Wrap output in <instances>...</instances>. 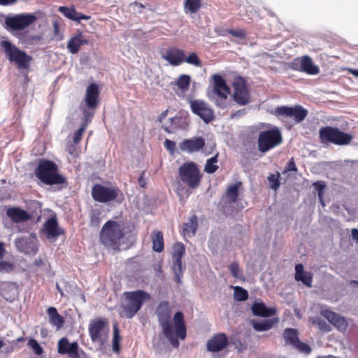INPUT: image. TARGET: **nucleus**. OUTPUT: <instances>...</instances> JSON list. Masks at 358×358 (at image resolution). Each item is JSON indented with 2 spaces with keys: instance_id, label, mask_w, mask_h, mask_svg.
Instances as JSON below:
<instances>
[{
  "instance_id": "1",
  "label": "nucleus",
  "mask_w": 358,
  "mask_h": 358,
  "mask_svg": "<svg viewBox=\"0 0 358 358\" xmlns=\"http://www.w3.org/2000/svg\"><path fill=\"white\" fill-rule=\"evenodd\" d=\"M155 315L164 337L173 348H178L180 345L178 339L184 340L187 336L183 313L176 312L172 321V308L169 302L162 301L156 307Z\"/></svg>"
},
{
  "instance_id": "2",
  "label": "nucleus",
  "mask_w": 358,
  "mask_h": 358,
  "mask_svg": "<svg viewBox=\"0 0 358 358\" xmlns=\"http://www.w3.org/2000/svg\"><path fill=\"white\" fill-rule=\"evenodd\" d=\"M126 226L120 222L108 220L99 233V242L105 248L115 251L120 250V245L126 234Z\"/></svg>"
},
{
  "instance_id": "3",
  "label": "nucleus",
  "mask_w": 358,
  "mask_h": 358,
  "mask_svg": "<svg viewBox=\"0 0 358 358\" xmlns=\"http://www.w3.org/2000/svg\"><path fill=\"white\" fill-rule=\"evenodd\" d=\"M150 300V294L143 289L124 292L121 303V317L127 319L133 318L142 308L144 303Z\"/></svg>"
},
{
  "instance_id": "4",
  "label": "nucleus",
  "mask_w": 358,
  "mask_h": 358,
  "mask_svg": "<svg viewBox=\"0 0 358 358\" xmlns=\"http://www.w3.org/2000/svg\"><path fill=\"white\" fill-rule=\"evenodd\" d=\"M35 174L45 185H59L66 182V178L58 173L56 164L50 160H41L35 170Z\"/></svg>"
},
{
  "instance_id": "5",
  "label": "nucleus",
  "mask_w": 358,
  "mask_h": 358,
  "mask_svg": "<svg viewBox=\"0 0 358 358\" xmlns=\"http://www.w3.org/2000/svg\"><path fill=\"white\" fill-rule=\"evenodd\" d=\"M213 86L212 90L208 92V96L217 108H226L228 105L227 99L230 94V89L220 75H213Z\"/></svg>"
},
{
  "instance_id": "6",
  "label": "nucleus",
  "mask_w": 358,
  "mask_h": 358,
  "mask_svg": "<svg viewBox=\"0 0 358 358\" xmlns=\"http://www.w3.org/2000/svg\"><path fill=\"white\" fill-rule=\"evenodd\" d=\"M37 20L34 14L23 13L11 16H6L3 27L15 36L20 38L21 31L34 24Z\"/></svg>"
},
{
  "instance_id": "7",
  "label": "nucleus",
  "mask_w": 358,
  "mask_h": 358,
  "mask_svg": "<svg viewBox=\"0 0 358 358\" xmlns=\"http://www.w3.org/2000/svg\"><path fill=\"white\" fill-rule=\"evenodd\" d=\"M0 45L3 48L6 57L10 62L15 63L19 69L29 68L32 57L25 51L20 50L8 41H1Z\"/></svg>"
},
{
  "instance_id": "8",
  "label": "nucleus",
  "mask_w": 358,
  "mask_h": 358,
  "mask_svg": "<svg viewBox=\"0 0 358 358\" xmlns=\"http://www.w3.org/2000/svg\"><path fill=\"white\" fill-rule=\"evenodd\" d=\"M180 180L191 189L197 188L201 182L202 173L194 162H186L178 169Z\"/></svg>"
},
{
  "instance_id": "9",
  "label": "nucleus",
  "mask_w": 358,
  "mask_h": 358,
  "mask_svg": "<svg viewBox=\"0 0 358 358\" xmlns=\"http://www.w3.org/2000/svg\"><path fill=\"white\" fill-rule=\"evenodd\" d=\"M92 196L99 203L115 201L120 203L124 199L123 193L117 186L107 187L100 184H95L92 187Z\"/></svg>"
},
{
  "instance_id": "10",
  "label": "nucleus",
  "mask_w": 358,
  "mask_h": 358,
  "mask_svg": "<svg viewBox=\"0 0 358 358\" xmlns=\"http://www.w3.org/2000/svg\"><path fill=\"white\" fill-rule=\"evenodd\" d=\"M282 141V133L279 128L273 127L259 133L257 138L258 150L259 152L265 153L280 145Z\"/></svg>"
},
{
  "instance_id": "11",
  "label": "nucleus",
  "mask_w": 358,
  "mask_h": 358,
  "mask_svg": "<svg viewBox=\"0 0 358 358\" xmlns=\"http://www.w3.org/2000/svg\"><path fill=\"white\" fill-rule=\"evenodd\" d=\"M319 136L322 143H331L338 145H348L353 138L352 135L330 126L322 127L319 131Z\"/></svg>"
},
{
  "instance_id": "12",
  "label": "nucleus",
  "mask_w": 358,
  "mask_h": 358,
  "mask_svg": "<svg viewBox=\"0 0 358 358\" xmlns=\"http://www.w3.org/2000/svg\"><path fill=\"white\" fill-rule=\"evenodd\" d=\"M234 93L232 98L239 106H246L251 101L250 94L246 80L243 77H236L233 82Z\"/></svg>"
},
{
  "instance_id": "13",
  "label": "nucleus",
  "mask_w": 358,
  "mask_h": 358,
  "mask_svg": "<svg viewBox=\"0 0 358 358\" xmlns=\"http://www.w3.org/2000/svg\"><path fill=\"white\" fill-rule=\"evenodd\" d=\"M189 104L192 112L199 116L205 123L208 124L214 120V111L204 101L189 99Z\"/></svg>"
},
{
  "instance_id": "14",
  "label": "nucleus",
  "mask_w": 358,
  "mask_h": 358,
  "mask_svg": "<svg viewBox=\"0 0 358 358\" xmlns=\"http://www.w3.org/2000/svg\"><path fill=\"white\" fill-rule=\"evenodd\" d=\"M57 352L60 355H67L70 358H83L82 356H86V353L80 348L76 341L70 343L66 337L59 340Z\"/></svg>"
},
{
  "instance_id": "15",
  "label": "nucleus",
  "mask_w": 358,
  "mask_h": 358,
  "mask_svg": "<svg viewBox=\"0 0 358 358\" xmlns=\"http://www.w3.org/2000/svg\"><path fill=\"white\" fill-rule=\"evenodd\" d=\"M108 322L106 318L99 317L90 320L89 324V335L93 343L103 344L102 336L108 328Z\"/></svg>"
},
{
  "instance_id": "16",
  "label": "nucleus",
  "mask_w": 358,
  "mask_h": 358,
  "mask_svg": "<svg viewBox=\"0 0 358 358\" xmlns=\"http://www.w3.org/2000/svg\"><path fill=\"white\" fill-rule=\"evenodd\" d=\"M275 115L278 117H291L295 122H301L307 117L308 110L299 105L294 107L280 106L275 109Z\"/></svg>"
},
{
  "instance_id": "17",
  "label": "nucleus",
  "mask_w": 358,
  "mask_h": 358,
  "mask_svg": "<svg viewBox=\"0 0 358 358\" xmlns=\"http://www.w3.org/2000/svg\"><path fill=\"white\" fill-rule=\"evenodd\" d=\"M282 336L287 344L292 345L299 352L305 354H310L311 352L310 347L306 343L300 341L297 329L286 328L283 331Z\"/></svg>"
},
{
  "instance_id": "18",
  "label": "nucleus",
  "mask_w": 358,
  "mask_h": 358,
  "mask_svg": "<svg viewBox=\"0 0 358 358\" xmlns=\"http://www.w3.org/2000/svg\"><path fill=\"white\" fill-rule=\"evenodd\" d=\"M189 124V121L187 117L176 115L165 121L162 128L167 134H173L176 131L186 129Z\"/></svg>"
},
{
  "instance_id": "19",
  "label": "nucleus",
  "mask_w": 358,
  "mask_h": 358,
  "mask_svg": "<svg viewBox=\"0 0 358 358\" xmlns=\"http://www.w3.org/2000/svg\"><path fill=\"white\" fill-rule=\"evenodd\" d=\"M320 313L338 331L345 332L347 330L348 322L345 317L329 309L322 310Z\"/></svg>"
},
{
  "instance_id": "20",
  "label": "nucleus",
  "mask_w": 358,
  "mask_h": 358,
  "mask_svg": "<svg viewBox=\"0 0 358 358\" xmlns=\"http://www.w3.org/2000/svg\"><path fill=\"white\" fill-rule=\"evenodd\" d=\"M229 345L228 337L224 333H219L212 336L207 342L206 348L211 352H218L224 350Z\"/></svg>"
},
{
  "instance_id": "21",
  "label": "nucleus",
  "mask_w": 358,
  "mask_h": 358,
  "mask_svg": "<svg viewBox=\"0 0 358 358\" xmlns=\"http://www.w3.org/2000/svg\"><path fill=\"white\" fill-rule=\"evenodd\" d=\"M42 231L48 239H55L64 231L59 227L56 217H50L43 224Z\"/></svg>"
},
{
  "instance_id": "22",
  "label": "nucleus",
  "mask_w": 358,
  "mask_h": 358,
  "mask_svg": "<svg viewBox=\"0 0 358 358\" xmlns=\"http://www.w3.org/2000/svg\"><path fill=\"white\" fill-rule=\"evenodd\" d=\"M15 245L19 250L26 254H36L38 251L35 236L18 238L15 240Z\"/></svg>"
},
{
  "instance_id": "23",
  "label": "nucleus",
  "mask_w": 358,
  "mask_h": 358,
  "mask_svg": "<svg viewBox=\"0 0 358 358\" xmlns=\"http://www.w3.org/2000/svg\"><path fill=\"white\" fill-rule=\"evenodd\" d=\"M99 86L96 83L90 84L86 89L85 102L86 106L92 110H95L99 105Z\"/></svg>"
},
{
  "instance_id": "24",
  "label": "nucleus",
  "mask_w": 358,
  "mask_h": 358,
  "mask_svg": "<svg viewBox=\"0 0 358 358\" xmlns=\"http://www.w3.org/2000/svg\"><path fill=\"white\" fill-rule=\"evenodd\" d=\"M6 216L15 223L24 222L33 218V215L19 207H9L6 210Z\"/></svg>"
},
{
  "instance_id": "25",
  "label": "nucleus",
  "mask_w": 358,
  "mask_h": 358,
  "mask_svg": "<svg viewBox=\"0 0 358 358\" xmlns=\"http://www.w3.org/2000/svg\"><path fill=\"white\" fill-rule=\"evenodd\" d=\"M205 145L206 141L203 137H194L182 141L180 143V148L182 151L192 153L201 150Z\"/></svg>"
},
{
  "instance_id": "26",
  "label": "nucleus",
  "mask_w": 358,
  "mask_h": 358,
  "mask_svg": "<svg viewBox=\"0 0 358 358\" xmlns=\"http://www.w3.org/2000/svg\"><path fill=\"white\" fill-rule=\"evenodd\" d=\"M162 58L172 66H179L184 62L185 51L176 47L167 49Z\"/></svg>"
},
{
  "instance_id": "27",
  "label": "nucleus",
  "mask_w": 358,
  "mask_h": 358,
  "mask_svg": "<svg viewBox=\"0 0 358 358\" xmlns=\"http://www.w3.org/2000/svg\"><path fill=\"white\" fill-rule=\"evenodd\" d=\"M89 43V40L85 38L83 32L78 31L69 38L66 48L70 53L75 55L79 52L82 45H88Z\"/></svg>"
},
{
  "instance_id": "28",
  "label": "nucleus",
  "mask_w": 358,
  "mask_h": 358,
  "mask_svg": "<svg viewBox=\"0 0 358 358\" xmlns=\"http://www.w3.org/2000/svg\"><path fill=\"white\" fill-rule=\"evenodd\" d=\"M251 310L254 315L263 317H271L276 313L275 308H267L263 302H254Z\"/></svg>"
},
{
  "instance_id": "29",
  "label": "nucleus",
  "mask_w": 358,
  "mask_h": 358,
  "mask_svg": "<svg viewBox=\"0 0 358 358\" xmlns=\"http://www.w3.org/2000/svg\"><path fill=\"white\" fill-rule=\"evenodd\" d=\"M299 70L309 75H317L320 73L319 67L314 64L309 56H303L301 58Z\"/></svg>"
},
{
  "instance_id": "30",
  "label": "nucleus",
  "mask_w": 358,
  "mask_h": 358,
  "mask_svg": "<svg viewBox=\"0 0 358 358\" xmlns=\"http://www.w3.org/2000/svg\"><path fill=\"white\" fill-rule=\"evenodd\" d=\"M295 279L297 281H301L308 287H312L313 275L309 272L303 271V266L298 264L295 266Z\"/></svg>"
},
{
  "instance_id": "31",
  "label": "nucleus",
  "mask_w": 358,
  "mask_h": 358,
  "mask_svg": "<svg viewBox=\"0 0 358 358\" xmlns=\"http://www.w3.org/2000/svg\"><path fill=\"white\" fill-rule=\"evenodd\" d=\"M241 185V182H236L234 185H229L225 191L222 201L225 199L226 201L224 202L229 203V205L236 203L238 199V189Z\"/></svg>"
},
{
  "instance_id": "32",
  "label": "nucleus",
  "mask_w": 358,
  "mask_h": 358,
  "mask_svg": "<svg viewBox=\"0 0 358 358\" xmlns=\"http://www.w3.org/2000/svg\"><path fill=\"white\" fill-rule=\"evenodd\" d=\"M198 228L197 217L192 215L187 222L183 224L182 234L185 237H192L195 235Z\"/></svg>"
},
{
  "instance_id": "33",
  "label": "nucleus",
  "mask_w": 358,
  "mask_h": 358,
  "mask_svg": "<svg viewBox=\"0 0 358 358\" xmlns=\"http://www.w3.org/2000/svg\"><path fill=\"white\" fill-rule=\"evenodd\" d=\"M47 313L49 316L50 322L52 326L56 327L57 329H59L63 327L64 324V319L58 313L56 308H48Z\"/></svg>"
},
{
  "instance_id": "34",
  "label": "nucleus",
  "mask_w": 358,
  "mask_h": 358,
  "mask_svg": "<svg viewBox=\"0 0 358 358\" xmlns=\"http://www.w3.org/2000/svg\"><path fill=\"white\" fill-rule=\"evenodd\" d=\"M0 295L6 301H12L14 300L15 291L9 282H0Z\"/></svg>"
},
{
  "instance_id": "35",
  "label": "nucleus",
  "mask_w": 358,
  "mask_h": 358,
  "mask_svg": "<svg viewBox=\"0 0 358 358\" xmlns=\"http://www.w3.org/2000/svg\"><path fill=\"white\" fill-rule=\"evenodd\" d=\"M152 249L154 251L161 252L164 248L163 234L161 231H154L151 235Z\"/></svg>"
},
{
  "instance_id": "36",
  "label": "nucleus",
  "mask_w": 358,
  "mask_h": 358,
  "mask_svg": "<svg viewBox=\"0 0 358 358\" xmlns=\"http://www.w3.org/2000/svg\"><path fill=\"white\" fill-rule=\"evenodd\" d=\"M277 322V320H266L263 322H254L252 327L257 331H264L271 329Z\"/></svg>"
},
{
  "instance_id": "37",
  "label": "nucleus",
  "mask_w": 358,
  "mask_h": 358,
  "mask_svg": "<svg viewBox=\"0 0 358 358\" xmlns=\"http://www.w3.org/2000/svg\"><path fill=\"white\" fill-rule=\"evenodd\" d=\"M201 8V0H185L184 2V9L187 13H196L200 10Z\"/></svg>"
},
{
  "instance_id": "38",
  "label": "nucleus",
  "mask_w": 358,
  "mask_h": 358,
  "mask_svg": "<svg viewBox=\"0 0 358 358\" xmlns=\"http://www.w3.org/2000/svg\"><path fill=\"white\" fill-rule=\"evenodd\" d=\"M185 254V247L182 243H176L173 246L172 258L173 261H182Z\"/></svg>"
},
{
  "instance_id": "39",
  "label": "nucleus",
  "mask_w": 358,
  "mask_h": 358,
  "mask_svg": "<svg viewBox=\"0 0 358 358\" xmlns=\"http://www.w3.org/2000/svg\"><path fill=\"white\" fill-rule=\"evenodd\" d=\"M218 161V153H217L213 157L206 160V165L204 166V171L207 173H214L219 169V166L216 164Z\"/></svg>"
},
{
  "instance_id": "40",
  "label": "nucleus",
  "mask_w": 358,
  "mask_h": 358,
  "mask_svg": "<svg viewBox=\"0 0 358 358\" xmlns=\"http://www.w3.org/2000/svg\"><path fill=\"white\" fill-rule=\"evenodd\" d=\"M172 268L175 275V281L178 284H181L183 275V268L182 265V261H173Z\"/></svg>"
},
{
  "instance_id": "41",
  "label": "nucleus",
  "mask_w": 358,
  "mask_h": 358,
  "mask_svg": "<svg viewBox=\"0 0 358 358\" xmlns=\"http://www.w3.org/2000/svg\"><path fill=\"white\" fill-rule=\"evenodd\" d=\"M234 288V298L237 301H245L248 299V292L244 288L235 286Z\"/></svg>"
},
{
  "instance_id": "42",
  "label": "nucleus",
  "mask_w": 358,
  "mask_h": 358,
  "mask_svg": "<svg viewBox=\"0 0 358 358\" xmlns=\"http://www.w3.org/2000/svg\"><path fill=\"white\" fill-rule=\"evenodd\" d=\"M312 322L313 324L317 325L321 331L330 332L332 330L331 325L320 317L313 318Z\"/></svg>"
},
{
  "instance_id": "43",
  "label": "nucleus",
  "mask_w": 358,
  "mask_h": 358,
  "mask_svg": "<svg viewBox=\"0 0 358 358\" xmlns=\"http://www.w3.org/2000/svg\"><path fill=\"white\" fill-rule=\"evenodd\" d=\"M121 336L120 335L119 329L117 325L113 327V350L115 352L119 353L120 350Z\"/></svg>"
},
{
  "instance_id": "44",
  "label": "nucleus",
  "mask_w": 358,
  "mask_h": 358,
  "mask_svg": "<svg viewBox=\"0 0 358 358\" xmlns=\"http://www.w3.org/2000/svg\"><path fill=\"white\" fill-rule=\"evenodd\" d=\"M191 78L188 75H181L177 80V86L182 91L188 90L190 85Z\"/></svg>"
},
{
  "instance_id": "45",
  "label": "nucleus",
  "mask_w": 358,
  "mask_h": 358,
  "mask_svg": "<svg viewBox=\"0 0 358 358\" xmlns=\"http://www.w3.org/2000/svg\"><path fill=\"white\" fill-rule=\"evenodd\" d=\"M58 11L62 13L66 17L74 20L76 15V10L73 7L59 6Z\"/></svg>"
},
{
  "instance_id": "46",
  "label": "nucleus",
  "mask_w": 358,
  "mask_h": 358,
  "mask_svg": "<svg viewBox=\"0 0 358 358\" xmlns=\"http://www.w3.org/2000/svg\"><path fill=\"white\" fill-rule=\"evenodd\" d=\"M280 173L277 172L276 173L271 174L268 177L270 187L274 190H277L280 187Z\"/></svg>"
},
{
  "instance_id": "47",
  "label": "nucleus",
  "mask_w": 358,
  "mask_h": 358,
  "mask_svg": "<svg viewBox=\"0 0 358 358\" xmlns=\"http://www.w3.org/2000/svg\"><path fill=\"white\" fill-rule=\"evenodd\" d=\"M231 275L235 278H242V272L237 262H232L228 267Z\"/></svg>"
},
{
  "instance_id": "48",
  "label": "nucleus",
  "mask_w": 358,
  "mask_h": 358,
  "mask_svg": "<svg viewBox=\"0 0 358 358\" xmlns=\"http://www.w3.org/2000/svg\"><path fill=\"white\" fill-rule=\"evenodd\" d=\"M185 62L196 66H201L202 65L201 61L195 52H191L187 57L185 56Z\"/></svg>"
},
{
  "instance_id": "49",
  "label": "nucleus",
  "mask_w": 358,
  "mask_h": 358,
  "mask_svg": "<svg viewBox=\"0 0 358 358\" xmlns=\"http://www.w3.org/2000/svg\"><path fill=\"white\" fill-rule=\"evenodd\" d=\"M28 345L33 350L34 353L37 355H41L43 350L36 340L31 338L28 341Z\"/></svg>"
},
{
  "instance_id": "50",
  "label": "nucleus",
  "mask_w": 358,
  "mask_h": 358,
  "mask_svg": "<svg viewBox=\"0 0 358 358\" xmlns=\"http://www.w3.org/2000/svg\"><path fill=\"white\" fill-rule=\"evenodd\" d=\"M315 189L318 192V197L320 199V201L324 205L323 202V195H324V189L326 187V185L324 183V182L322 181H317L313 184Z\"/></svg>"
},
{
  "instance_id": "51",
  "label": "nucleus",
  "mask_w": 358,
  "mask_h": 358,
  "mask_svg": "<svg viewBox=\"0 0 358 358\" xmlns=\"http://www.w3.org/2000/svg\"><path fill=\"white\" fill-rule=\"evenodd\" d=\"M86 129V124H82L81 127L73 135V142L77 144L80 142L83 133Z\"/></svg>"
},
{
  "instance_id": "52",
  "label": "nucleus",
  "mask_w": 358,
  "mask_h": 358,
  "mask_svg": "<svg viewBox=\"0 0 358 358\" xmlns=\"http://www.w3.org/2000/svg\"><path fill=\"white\" fill-rule=\"evenodd\" d=\"M101 222L100 213H93L90 216V224L91 227H97Z\"/></svg>"
},
{
  "instance_id": "53",
  "label": "nucleus",
  "mask_w": 358,
  "mask_h": 358,
  "mask_svg": "<svg viewBox=\"0 0 358 358\" xmlns=\"http://www.w3.org/2000/svg\"><path fill=\"white\" fill-rule=\"evenodd\" d=\"M13 270L11 263L6 261H0V272L9 273Z\"/></svg>"
},
{
  "instance_id": "54",
  "label": "nucleus",
  "mask_w": 358,
  "mask_h": 358,
  "mask_svg": "<svg viewBox=\"0 0 358 358\" xmlns=\"http://www.w3.org/2000/svg\"><path fill=\"white\" fill-rule=\"evenodd\" d=\"M298 169H297V167L296 166V164H295V162H294V159L293 157H292L287 166H285V172L287 173V172H297Z\"/></svg>"
},
{
  "instance_id": "55",
  "label": "nucleus",
  "mask_w": 358,
  "mask_h": 358,
  "mask_svg": "<svg viewBox=\"0 0 358 358\" xmlns=\"http://www.w3.org/2000/svg\"><path fill=\"white\" fill-rule=\"evenodd\" d=\"M165 148L170 151L171 153H174L176 150V142L169 139H166L164 142Z\"/></svg>"
},
{
  "instance_id": "56",
  "label": "nucleus",
  "mask_w": 358,
  "mask_h": 358,
  "mask_svg": "<svg viewBox=\"0 0 358 358\" xmlns=\"http://www.w3.org/2000/svg\"><path fill=\"white\" fill-rule=\"evenodd\" d=\"M82 111H83V121H84V122L83 124H86V126H87V123L91 121V120L94 115V112L90 113L87 108H83Z\"/></svg>"
},
{
  "instance_id": "57",
  "label": "nucleus",
  "mask_w": 358,
  "mask_h": 358,
  "mask_svg": "<svg viewBox=\"0 0 358 358\" xmlns=\"http://www.w3.org/2000/svg\"><path fill=\"white\" fill-rule=\"evenodd\" d=\"M226 32L227 34H231V36L237 38H244L245 36V33L243 30H234V29H227Z\"/></svg>"
},
{
  "instance_id": "58",
  "label": "nucleus",
  "mask_w": 358,
  "mask_h": 358,
  "mask_svg": "<svg viewBox=\"0 0 358 358\" xmlns=\"http://www.w3.org/2000/svg\"><path fill=\"white\" fill-rule=\"evenodd\" d=\"M90 18L91 16L76 11V15L75 16L74 21H76L79 23L81 20H88Z\"/></svg>"
},
{
  "instance_id": "59",
  "label": "nucleus",
  "mask_w": 358,
  "mask_h": 358,
  "mask_svg": "<svg viewBox=\"0 0 358 358\" xmlns=\"http://www.w3.org/2000/svg\"><path fill=\"white\" fill-rule=\"evenodd\" d=\"M168 113H169V110H168V109H166V110H165L164 111H163V112L160 114V115L158 117V121H159V122H161L162 124H163V123L164 122H163V121H164V120L165 119V117L167 116Z\"/></svg>"
},
{
  "instance_id": "60",
  "label": "nucleus",
  "mask_w": 358,
  "mask_h": 358,
  "mask_svg": "<svg viewBox=\"0 0 358 358\" xmlns=\"http://www.w3.org/2000/svg\"><path fill=\"white\" fill-rule=\"evenodd\" d=\"M143 175H144V172L142 173L141 176L138 178V185L141 187H145V185H146V182L144 179V177H143Z\"/></svg>"
},
{
  "instance_id": "61",
  "label": "nucleus",
  "mask_w": 358,
  "mask_h": 358,
  "mask_svg": "<svg viewBox=\"0 0 358 358\" xmlns=\"http://www.w3.org/2000/svg\"><path fill=\"white\" fill-rule=\"evenodd\" d=\"M6 250L4 245L2 242H0V260L2 259L5 255Z\"/></svg>"
},
{
  "instance_id": "62",
  "label": "nucleus",
  "mask_w": 358,
  "mask_h": 358,
  "mask_svg": "<svg viewBox=\"0 0 358 358\" xmlns=\"http://www.w3.org/2000/svg\"><path fill=\"white\" fill-rule=\"evenodd\" d=\"M17 0H0V5L7 6L15 3Z\"/></svg>"
},
{
  "instance_id": "63",
  "label": "nucleus",
  "mask_w": 358,
  "mask_h": 358,
  "mask_svg": "<svg viewBox=\"0 0 358 358\" xmlns=\"http://www.w3.org/2000/svg\"><path fill=\"white\" fill-rule=\"evenodd\" d=\"M352 236L353 239L358 241V229H352Z\"/></svg>"
},
{
  "instance_id": "64",
  "label": "nucleus",
  "mask_w": 358,
  "mask_h": 358,
  "mask_svg": "<svg viewBox=\"0 0 358 358\" xmlns=\"http://www.w3.org/2000/svg\"><path fill=\"white\" fill-rule=\"evenodd\" d=\"M348 71L355 77L358 78V69H348Z\"/></svg>"
}]
</instances>
